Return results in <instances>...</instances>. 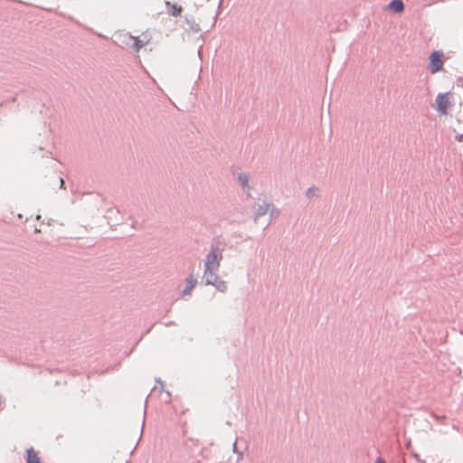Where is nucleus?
<instances>
[{"mask_svg": "<svg viewBox=\"0 0 463 463\" xmlns=\"http://www.w3.org/2000/svg\"><path fill=\"white\" fill-rule=\"evenodd\" d=\"M376 463H385L384 459L382 458H377Z\"/></svg>", "mask_w": 463, "mask_h": 463, "instance_id": "f8f14e48", "label": "nucleus"}, {"mask_svg": "<svg viewBox=\"0 0 463 463\" xmlns=\"http://www.w3.org/2000/svg\"><path fill=\"white\" fill-rule=\"evenodd\" d=\"M197 283V280L194 277V276H189L187 279H186V287L183 290V295L184 296H186V295H190L192 290L194 289V288L195 287Z\"/></svg>", "mask_w": 463, "mask_h": 463, "instance_id": "423d86ee", "label": "nucleus"}, {"mask_svg": "<svg viewBox=\"0 0 463 463\" xmlns=\"http://www.w3.org/2000/svg\"><path fill=\"white\" fill-rule=\"evenodd\" d=\"M130 38L134 42L132 47L137 52L139 51L143 46L146 45L150 42V36L147 35L146 33L142 34V39H140L138 37H132V36H130Z\"/></svg>", "mask_w": 463, "mask_h": 463, "instance_id": "20e7f679", "label": "nucleus"}, {"mask_svg": "<svg viewBox=\"0 0 463 463\" xmlns=\"http://www.w3.org/2000/svg\"><path fill=\"white\" fill-rule=\"evenodd\" d=\"M26 463H42L38 452L33 448L26 450Z\"/></svg>", "mask_w": 463, "mask_h": 463, "instance_id": "39448f33", "label": "nucleus"}, {"mask_svg": "<svg viewBox=\"0 0 463 463\" xmlns=\"http://www.w3.org/2000/svg\"><path fill=\"white\" fill-rule=\"evenodd\" d=\"M453 94L451 92L440 93L435 100V109L441 115H447L452 107Z\"/></svg>", "mask_w": 463, "mask_h": 463, "instance_id": "f03ea898", "label": "nucleus"}, {"mask_svg": "<svg viewBox=\"0 0 463 463\" xmlns=\"http://www.w3.org/2000/svg\"><path fill=\"white\" fill-rule=\"evenodd\" d=\"M239 181L241 182V184L243 187L247 186L248 181H249L247 175H245V174L240 175Z\"/></svg>", "mask_w": 463, "mask_h": 463, "instance_id": "1a4fd4ad", "label": "nucleus"}, {"mask_svg": "<svg viewBox=\"0 0 463 463\" xmlns=\"http://www.w3.org/2000/svg\"><path fill=\"white\" fill-rule=\"evenodd\" d=\"M443 52L440 51L433 52L430 56V70L431 73H437L443 68Z\"/></svg>", "mask_w": 463, "mask_h": 463, "instance_id": "7ed1b4c3", "label": "nucleus"}, {"mask_svg": "<svg viewBox=\"0 0 463 463\" xmlns=\"http://www.w3.org/2000/svg\"><path fill=\"white\" fill-rule=\"evenodd\" d=\"M222 256L218 255L215 251L210 252L205 260L204 277L208 284H215L217 277L215 272L220 267V260Z\"/></svg>", "mask_w": 463, "mask_h": 463, "instance_id": "f257e3e1", "label": "nucleus"}, {"mask_svg": "<svg viewBox=\"0 0 463 463\" xmlns=\"http://www.w3.org/2000/svg\"><path fill=\"white\" fill-rule=\"evenodd\" d=\"M165 5H166V7H167L168 13H170L172 15L177 16V15H179L182 13V6L181 5H178L175 3L173 4V3L168 2V1L165 3Z\"/></svg>", "mask_w": 463, "mask_h": 463, "instance_id": "0eeeda50", "label": "nucleus"}, {"mask_svg": "<svg viewBox=\"0 0 463 463\" xmlns=\"http://www.w3.org/2000/svg\"><path fill=\"white\" fill-rule=\"evenodd\" d=\"M218 288L221 289V290H223L225 288V285H224V282H221V285L218 286Z\"/></svg>", "mask_w": 463, "mask_h": 463, "instance_id": "ddd939ff", "label": "nucleus"}, {"mask_svg": "<svg viewBox=\"0 0 463 463\" xmlns=\"http://www.w3.org/2000/svg\"><path fill=\"white\" fill-rule=\"evenodd\" d=\"M389 9L395 13H402L404 9V5L402 0H392L389 4Z\"/></svg>", "mask_w": 463, "mask_h": 463, "instance_id": "6e6552de", "label": "nucleus"}, {"mask_svg": "<svg viewBox=\"0 0 463 463\" xmlns=\"http://www.w3.org/2000/svg\"><path fill=\"white\" fill-rule=\"evenodd\" d=\"M315 194V190L314 189H308L307 192V195L308 197H311Z\"/></svg>", "mask_w": 463, "mask_h": 463, "instance_id": "9b49d317", "label": "nucleus"}, {"mask_svg": "<svg viewBox=\"0 0 463 463\" xmlns=\"http://www.w3.org/2000/svg\"><path fill=\"white\" fill-rule=\"evenodd\" d=\"M269 209V205L266 203H263V205H260L259 208V215L265 214Z\"/></svg>", "mask_w": 463, "mask_h": 463, "instance_id": "9d476101", "label": "nucleus"}]
</instances>
